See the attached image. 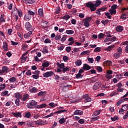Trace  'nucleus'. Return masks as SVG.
Wrapping results in <instances>:
<instances>
[{
	"instance_id": "nucleus-22",
	"label": "nucleus",
	"mask_w": 128,
	"mask_h": 128,
	"mask_svg": "<svg viewBox=\"0 0 128 128\" xmlns=\"http://www.w3.org/2000/svg\"><path fill=\"white\" fill-rule=\"evenodd\" d=\"M100 120V116L91 118H90V120L91 122H95V120Z\"/></svg>"
},
{
	"instance_id": "nucleus-21",
	"label": "nucleus",
	"mask_w": 128,
	"mask_h": 128,
	"mask_svg": "<svg viewBox=\"0 0 128 128\" xmlns=\"http://www.w3.org/2000/svg\"><path fill=\"white\" fill-rule=\"evenodd\" d=\"M90 50H86L83 51L82 52L80 53V56H86L90 54Z\"/></svg>"
},
{
	"instance_id": "nucleus-32",
	"label": "nucleus",
	"mask_w": 128,
	"mask_h": 128,
	"mask_svg": "<svg viewBox=\"0 0 128 128\" xmlns=\"http://www.w3.org/2000/svg\"><path fill=\"white\" fill-rule=\"evenodd\" d=\"M15 97L16 98L17 100H20L22 98V94H20L19 92L15 94Z\"/></svg>"
},
{
	"instance_id": "nucleus-27",
	"label": "nucleus",
	"mask_w": 128,
	"mask_h": 128,
	"mask_svg": "<svg viewBox=\"0 0 128 128\" xmlns=\"http://www.w3.org/2000/svg\"><path fill=\"white\" fill-rule=\"evenodd\" d=\"M50 66V62H44L42 64V68H48Z\"/></svg>"
},
{
	"instance_id": "nucleus-25",
	"label": "nucleus",
	"mask_w": 128,
	"mask_h": 128,
	"mask_svg": "<svg viewBox=\"0 0 128 128\" xmlns=\"http://www.w3.org/2000/svg\"><path fill=\"white\" fill-rule=\"evenodd\" d=\"M37 90H38L36 89V88L33 87L30 90V92H32V94H36V92Z\"/></svg>"
},
{
	"instance_id": "nucleus-51",
	"label": "nucleus",
	"mask_w": 128,
	"mask_h": 128,
	"mask_svg": "<svg viewBox=\"0 0 128 128\" xmlns=\"http://www.w3.org/2000/svg\"><path fill=\"white\" fill-rule=\"evenodd\" d=\"M70 18V15H66L62 17L63 20H68Z\"/></svg>"
},
{
	"instance_id": "nucleus-18",
	"label": "nucleus",
	"mask_w": 128,
	"mask_h": 128,
	"mask_svg": "<svg viewBox=\"0 0 128 128\" xmlns=\"http://www.w3.org/2000/svg\"><path fill=\"white\" fill-rule=\"evenodd\" d=\"M56 66L60 70H62L64 68V63L60 64V62H57Z\"/></svg>"
},
{
	"instance_id": "nucleus-16",
	"label": "nucleus",
	"mask_w": 128,
	"mask_h": 128,
	"mask_svg": "<svg viewBox=\"0 0 128 128\" xmlns=\"http://www.w3.org/2000/svg\"><path fill=\"white\" fill-rule=\"evenodd\" d=\"M12 114H13V116H15V118H21L22 117V113L18 112H12Z\"/></svg>"
},
{
	"instance_id": "nucleus-48",
	"label": "nucleus",
	"mask_w": 128,
	"mask_h": 128,
	"mask_svg": "<svg viewBox=\"0 0 128 128\" xmlns=\"http://www.w3.org/2000/svg\"><path fill=\"white\" fill-rule=\"evenodd\" d=\"M120 18H122V20H126V13L122 14Z\"/></svg>"
},
{
	"instance_id": "nucleus-39",
	"label": "nucleus",
	"mask_w": 128,
	"mask_h": 128,
	"mask_svg": "<svg viewBox=\"0 0 128 128\" xmlns=\"http://www.w3.org/2000/svg\"><path fill=\"white\" fill-rule=\"evenodd\" d=\"M114 48V45L108 46L106 48V50H108V52H110V50H112V48Z\"/></svg>"
},
{
	"instance_id": "nucleus-49",
	"label": "nucleus",
	"mask_w": 128,
	"mask_h": 128,
	"mask_svg": "<svg viewBox=\"0 0 128 128\" xmlns=\"http://www.w3.org/2000/svg\"><path fill=\"white\" fill-rule=\"evenodd\" d=\"M44 44H50V42H52V40H50L48 38H47L44 40Z\"/></svg>"
},
{
	"instance_id": "nucleus-2",
	"label": "nucleus",
	"mask_w": 128,
	"mask_h": 128,
	"mask_svg": "<svg viewBox=\"0 0 128 128\" xmlns=\"http://www.w3.org/2000/svg\"><path fill=\"white\" fill-rule=\"evenodd\" d=\"M56 76L52 71L47 72L43 74L44 78H50L52 76Z\"/></svg>"
},
{
	"instance_id": "nucleus-63",
	"label": "nucleus",
	"mask_w": 128,
	"mask_h": 128,
	"mask_svg": "<svg viewBox=\"0 0 128 128\" xmlns=\"http://www.w3.org/2000/svg\"><path fill=\"white\" fill-rule=\"evenodd\" d=\"M117 86H118V88L117 90H120V88H122V83L120 82V83H118L117 84Z\"/></svg>"
},
{
	"instance_id": "nucleus-9",
	"label": "nucleus",
	"mask_w": 128,
	"mask_h": 128,
	"mask_svg": "<svg viewBox=\"0 0 128 128\" xmlns=\"http://www.w3.org/2000/svg\"><path fill=\"white\" fill-rule=\"evenodd\" d=\"M106 10V8H100L97 10L96 14L100 16V14H100L101 12H104Z\"/></svg>"
},
{
	"instance_id": "nucleus-17",
	"label": "nucleus",
	"mask_w": 128,
	"mask_h": 128,
	"mask_svg": "<svg viewBox=\"0 0 128 128\" xmlns=\"http://www.w3.org/2000/svg\"><path fill=\"white\" fill-rule=\"evenodd\" d=\"M38 16L41 17L44 16V10L42 8H40L38 10Z\"/></svg>"
},
{
	"instance_id": "nucleus-23",
	"label": "nucleus",
	"mask_w": 128,
	"mask_h": 128,
	"mask_svg": "<svg viewBox=\"0 0 128 128\" xmlns=\"http://www.w3.org/2000/svg\"><path fill=\"white\" fill-rule=\"evenodd\" d=\"M28 96H29L28 94H24L23 98H22V102H26V100L28 98Z\"/></svg>"
},
{
	"instance_id": "nucleus-34",
	"label": "nucleus",
	"mask_w": 128,
	"mask_h": 128,
	"mask_svg": "<svg viewBox=\"0 0 128 128\" xmlns=\"http://www.w3.org/2000/svg\"><path fill=\"white\" fill-rule=\"evenodd\" d=\"M92 102V98L90 97V96H88L86 98V99H84V102L86 103V102Z\"/></svg>"
},
{
	"instance_id": "nucleus-41",
	"label": "nucleus",
	"mask_w": 128,
	"mask_h": 128,
	"mask_svg": "<svg viewBox=\"0 0 128 128\" xmlns=\"http://www.w3.org/2000/svg\"><path fill=\"white\" fill-rule=\"evenodd\" d=\"M66 38H68V36L64 35L62 38L60 40L61 42H66Z\"/></svg>"
},
{
	"instance_id": "nucleus-50",
	"label": "nucleus",
	"mask_w": 128,
	"mask_h": 128,
	"mask_svg": "<svg viewBox=\"0 0 128 128\" xmlns=\"http://www.w3.org/2000/svg\"><path fill=\"white\" fill-rule=\"evenodd\" d=\"M96 76H94L91 78L90 82H92H92H96Z\"/></svg>"
},
{
	"instance_id": "nucleus-5",
	"label": "nucleus",
	"mask_w": 128,
	"mask_h": 128,
	"mask_svg": "<svg viewBox=\"0 0 128 128\" xmlns=\"http://www.w3.org/2000/svg\"><path fill=\"white\" fill-rule=\"evenodd\" d=\"M100 86H102V84H100V82H96L93 86L92 88H93L94 90H98V88H100Z\"/></svg>"
},
{
	"instance_id": "nucleus-61",
	"label": "nucleus",
	"mask_w": 128,
	"mask_h": 128,
	"mask_svg": "<svg viewBox=\"0 0 128 128\" xmlns=\"http://www.w3.org/2000/svg\"><path fill=\"white\" fill-rule=\"evenodd\" d=\"M61 38L62 37L60 36V35H56L55 36V40H60Z\"/></svg>"
},
{
	"instance_id": "nucleus-11",
	"label": "nucleus",
	"mask_w": 128,
	"mask_h": 128,
	"mask_svg": "<svg viewBox=\"0 0 128 128\" xmlns=\"http://www.w3.org/2000/svg\"><path fill=\"white\" fill-rule=\"evenodd\" d=\"M82 68L84 70H90V68H92V67H90V66L88 64H84Z\"/></svg>"
},
{
	"instance_id": "nucleus-46",
	"label": "nucleus",
	"mask_w": 128,
	"mask_h": 128,
	"mask_svg": "<svg viewBox=\"0 0 128 128\" xmlns=\"http://www.w3.org/2000/svg\"><path fill=\"white\" fill-rule=\"evenodd\" d=\"M102 50V48L100 47H97L94 50V52H100Z\"/></svg>"
},
{
	"instance_id": "nucleus-56",
	"label": "nucleus",
	"mask_w": 128,
	"mask_h": 128,
	"mask_svg": "<svg viewBox=\"0 0 128 128\" xmlns=\"http://www.w3.org/2000/svg\"><path fill=\"white\" fill-rule=\"evenodd\" d=\"M28 44H24L22 45V50H28Z\"/></svg>"
},
{
	"instance_id": "nucleus-53",
	"label": "nucleus",
	"mask_w": 128,
	"mask_h": 128,
	"mask_svg": "<svg viewBox=\"0 0 128 128\" xmlns=\"http://www.w3.org/2000/svg\"><path fill=\"white\" fill-rule=\"evenodd\" d=\"M111 120L112 122H116V120H118V116H114V118H111Z\"/></svg>"
},
{
	"instance_id": "nucleus-62",
	"label": "nucleus",
	"mask_w": 128,
	"mask_h": 128,
	"mask_svg": "<svg viewBox=\"0 0 128 128\" xmlns=\"http://www.w3.org/2000/svg\"><path fill=\"white\" fill-rule=\"evenodd\" d=\"M83 75H82V74L78 73L76 75V78H82Z\"/></svg>"
},
{
	"instance_id": "nucleus-45",
	"label": "nucleus",
	"mask_w": 128,
	"mask_h": 128,
	"mask_svg": "<svg viewBox=\"0 0 128 128\" xmlns=\"http://www.w3.org/2000/svg\"><path fill=\"white\" fill-rule=\"evenodd\" d=\"M69 70H70V67L63 68V69H62L63 72H68Z\"/></svg>"
},
{
	"instance_id": "nucleus-43",
	"label": "nucleus",
	"mask_w": 128,
	"mask_h": 128,
	"mask_svg": "<svg viewBox=\"0 0 128 128\" xmlns=\"http://www.w3.org/2000/svg\"><path fill=\"white\" fill-rule=\"evenodd\" d=\"M76 64L77 66H82V60H78L76 62Z\"/></svg>"
},
{
	"instance_id": "nucleus-44",
	"label": "nucleus",
	"mask_w": 128,
	"mask_h": 128,
	"mask_svg": "<svg viewBox=\"0 0 128 128\" xmlns=\"http://www.w3.org/2000/svg\"><path fill=\"white\" fill-rule=\"evenodd\" d=\"M84 26H86V28H88L90 26V22L88 20H85L84 22Z\"/></svg>"
},
{
	"instance_id": "nucleus-20",
	"label": "nucleus",
	"mask_w": 128,
	"mask_h": 128,
	"mask_svg": "<svg viewBox=\"0 0 128 128\" xmlns=\"http://www.w3.org/2000/svg\"><path fill=\"white\" fill-rule=\"evenodd\" d=\"M101 112H102V110H98L96 111L92 114V116H98V114H100Z\"/></svg>"
},
{
	"instance_id": "nucleus-10",
	"label": "nucleus",
	"mask_w": 128,
	"mask_h": 128,
	"mask_svg": "<svg viewBox=\"0 0 128 128\" xmlns=\"http://www.w3.org/2000/svg\"><path fill=\"white\" fill-rule=\"evenodd\" d=\"M48 106L46 104H41L40 105L36 106L35 108H46Z\"/></svg>"
},
{
	"instance_id": "nucleus-28",
	"label": "nucleus",
	"mask_w": 128,
	"mask_h": 128,
	"mask_svg": "<svg viewBox=\"0 0 128 128\" xmlns=\"http://www.w3.org/2000/svg\"><path fill=\"white\" fill-rule=\"evenodd\" d=\"M32 32H29L27 34H24V38H28L30 36V34H32Z\"/></svg>"
},
{
	"instance_id": "nucleus-29",
	"label": "nucleus",
	"mask_w": 128,
	"mask_h": 128,
	"mask_svg": "<svg viewBox=\"0 0 128 128\" xmlns=\"http://www.w3.org/2000/svg\"><path fill=\"white\" fill-rule=\"evenodd\" d=\"M66 118H62L59 120V124H62L66 122Z\"/></svg>"
},
{
	"instance_id": "nucleus-12",
	"label": "nucleus",
	"mask_w": 128,
	"mask_h": 128,
	"mask_svg": "<svg viewBox=\"0 0 128 128\" xmlns=\"http://www.w3.org/2000/svg\"><path fill=\"white\" fill-rule=\"evenodd\" d=\"M74 114L75 115H79V116H82L84 114V112L82 111V110H76L74 112Z\"/></svg>"
},
{
	"instance_id": "nucleus-33",
	"label": "nucleus",
	"mask_w": 128,
	"mask_h": 128,
	"mask_svg": "<svg viewBox=\"0 0 128 128\" xmlns=\"http://www.w3.org/2000/svg\"><path fill=\"white\" fill-rule=\"evenodd\" d=\"M95 68L96 70H97L98 72H102V66H96Z\"/></svg>"
},
{
	"instance_id": "nucleus-64",
	"label": "nucleus",
	"mask_w": 128,
	"mask_h": 128,
	"mask_svg": "<svg viewBox=\"0 0 128 128\" xmlns=\"http://www.w3.org/2000/svg\"><path fill=\"white\" fill-rule=\"evenodd\" d=\"M15 104L16 105H17L18 106H20V99H16L15 100Z\"/></svg>"
},
{
	"instance_id": "nucleus-38",
	"label": "nucleus",
	"mask_w": 128,
	"mask_h": 128,
	"mask_svg": "<svg viewBox=\"0 0 128 128\" xmlns=\"http://www.w3.org/2000/svg\"><path fill=\"white\" fill-rule=\"evenodd\" d=\"M9 82H14L16 80V78L14 77H12L8 79Z\"/></svg>"
},
{
	"instance_id": "nucleus-24",
	"label": "nucleus",
	"mask_w": 128,
	"mask_h": 128,
	"mask_svg": "<svg viewBox=\"0 0 128 128\" xmlns=\"http://www.w3.org/2000/svg\"><path fill=\"white\" fill-rule=\"evenodd\" d=\"M46 94V92L41 91V92H39L38 93V96H44Z\"/></svg>"
},
{
	"instance_id": "nucleus-26",
	"label": "nucleus",
	"mask_w": 128,
	"mask_h": 128,
	"mask_svg": "<svg viewBox=\"0 0 128 128\" xmlns=\"http://www.w3.org/2000/svg\"><path fill=\"white\" fill-rule=\"evenodd\" d=\"M23 2L25 4H34V0H23Z\"/></svg>"
},
{
	"instance_id": "nucleus-3",
	"label": "nucleus",
	"mask_w": 128,
	"mask_h": 128,
	"mask_svg": "<svg viewBox=\"0 0 128 128\" xmlns=\"http://www.w3.org/2000/svg\"><path fill=\"white\" fill-rule=\"evenodd\" d=\"M36 104H38V102L35 100H32L31 102L28 103L27 105V108H33L34 106H36Z\"/></svg>"
},
{
	"instance_id": "nucleus-57",
	"label": "nucleus",
	"mask_w": 128,
	"mask_h": 128,
	"mask_svg": "<svg viewBox=\"0 0 128 128\" xmlns=\"http://www.w3.org/2000/svg\"><path fill=\"white\" fill-rule=\"evenodd\" d=\"M63 60L64 62H66L68 60V56H63Z\"/></svg>"
},
{
	"instance_id": "nucleus-59",
	"label": "nucleus",
	"mask_w": 128,
	"mask_h": 128,
	"mask_svg": "<svg viewBox=\"0 0 128 128\" xmlns=\"http://www.w3.org/2000/svg\"><path fill=\"white\" fill-rule=\"evenodd\" d=\"M78 122L80 124H84V119H80L78 121Z\"/></svg>"
},
{
	"instance_id": "nucleus-35",
	"label": "nucleus",
	"mask_w": 128,
	"mask_h": 128,
	"mask_svg": "<svg viewBox=\"0 0 128 128\" xmlns=\"http://www.w3.org/2000/svg\"><path fill=\"white\" fill-rule=\"evenodd\" d=\"M6 84H2L0 85V92L4 90L6 88Z\"/></svg>"
},
{
	"instance_id": "nucleus-30",
	"label": "nucleus",
	"mask_w": 128,
	"mask_h": 128,
	"mask_svg": "<svg viewBox=\"0 0 128 128\" xmlns=\"http://www.w3.org/2000/svg\"><path fill=\"white\" fill-rule=\"evenodd\" d=\"M32 116V114H30V112H28L26 113L24 118H30V117Z\"/></svg>"
},
{
	"instance_id": "nucleus-40",
	"label": "nucleus",
	"mask_w": 128,
	"mask_h": 128,
	"mask_svg": "<svg viewBox=\"0 0 128 128\" xmlns=\"http://www.w3.org/2000/svg\"><path fill=\"white\" fill-rule=\"evenodd\" d=\"M109 22H110V20H102L101 22L102 24H104V26H106V24H108Z\"/></svg>"
},
{
	"instance_id": "nucleus-31",
	"label": "nucleus",
	"mask_w": 128,
	"mask_h": 128,
	"mask_svg": "<svg viewBox=\"0 0 128 128\" xmlns=\"http://www.w3.org/2000/svg\"><path fill=\"white\" fill-rule=\"evenodd\" d=\"M68 112V110H60L54 112V114H62V112Z\"/></svg>"
},
{
	"instance_id": "nucleus-42",
	"label": "nucleus",
	"mask_w": 128,
	"mask_h": 128,
	"mask_svg": "<svg viewBox=\"0 0 128 128\" xmlns=\"http://www.w3.org/2000/svg\"><path fill=\"white\" fill-rule=\"evenodd\" d=\"M124 106H126V108H128V104L122 105V108L120 110H128V108H125V110L124 109Z\"/></svg>"
},
{
	"instance_id": "nucleus-47",
	"label": "nucleus",
	"mask_w": 128,
	"mask_h": 128,
	"mask_svg": "<svg viewBox=\"0 0 128 128\" xmlns=\"http://www.w3.org/2000/svg\"><path fill=\"white\" fill-rule=\"evenodd\" d=\"M117 52H118V54L120 55L122 54V48L120 47L118 48Z\"/></svg>"
},
{
	"instance_id": "nucleus-60",
	"label": "nucleus",
	"mask_w": 128,
	"mask_h": 128,
	"mask_svg": "<svg viewBox=\"0 0 128 128\" xmlns=\"http://www.w3.org/2000/svg\"><path fill=\"white\" fill-rule=\"evenodd\" d=\"M18 12L19 16L22 18V12L20 10H18Z\"/></svg>"
},
{
	"instance_id": "nucleus-52",
	"label": "nucleus",
	"mask_w": 128,
	"mask_h": 128,
	"mask_svg": "<svg viewBox=\"0 0 128 128\" xmlns=\"http://www.w3.org/2000/svg\"><path fill=\"white\" fill-rule=\"evenodd\" d=\"M42 52L44 54H48V48H45L44 49H43L42 50Z\"/></svg>"
},
{
	"instance_id": "nucleus-36",
	"label": "nucleus",
	"mask_w": 128,
	"mask_h": 128,
	"mask_svg": "<svg viewBox=\"0 0 128 128\" xmlns=\"http://www.w3.org/2000/svg\"><path fill=\"white\" fill-rule=\"evenodd\" d=\"M109 12L112 16L116 14V10H113L112 9L109 10Z\"/></svg>"
},
{
	"instance_id": "nucleus-55",
	"label": "nucleus",
	"mask_w": 128,
	"mask_h": 128,
	"mask_svg": "<svg viewBox=\"0 0 128 128\" xmlns=\"http://www.w3.org/2000/svg\"><path fill=\"white\" fill-rule=\"evenodd\" d=\"M113 56L114 58H120V54L118 53H114L113 55Z\"/></svg>"
},
{
	"instance_id": "nucleus-1",
	"label": "nucleus",
	"mask_w": 128,
	"mask_h": 128,
	"mask_svg": "<svg viewBox=\"0 0 128 128\" xmlns=\"http://www.w3.org/2000/svg\"><path fill=\"white\" fill-rule=\"evenodd\" d=\"M102 1L100 0H96L95 4L92 3V2H89L86 4V6L90 10V12H94L96 10V8L102 4Z\"/></svg>"
},
{
	"instance_id": "nucleus-19",
	"label": "nucleus",
	"mask_w": 128,
	"mask_h": 128,
	"mask_svg": "<svg viewBox=\"0 0 128 128\" xmlns=\"http://www.w3.org/2000/svg\"><path fill=\"white\" fill-rule=\"evenodd\" d=\"M27 14H28L30 16H34L36 14V11L32 12L30 10H29L28 11Z\"/></svg>"
},
{
	"instance_id": "nucleus-58",
	"label": "nucleus",
	"mask_w": 128,
	"mask_h": 128,
	"mask_svg": "<svg viewBox=\"0 0 128 128\" xmlns=\"http://www.w3.org/2000/svg\"><path fill=\"white\" fill-rule=\"evenodd\" d=\"M28 58V56H26L24 57V56H22L21 57V60H24V62H26V59Z\"/></svg>"
},
{
	"instance_id": "nucleus-54",
	"label": "nucleus",
	"mask_w": 128,
	"mask_h": 128,
	"mask_svg": "<svg viewBox=\"0 0 128 128\" xmlns=\"http://www.w3.org/2000/svg\"><path fill=\"white\" fill-rule=\"evenodd\" d=\"M122 102H124L122 101V99L119 100L116 103L117 106H120V104H122Z\"/></svg>"
},
{
	"instance_id": "nucleus-7",
	"label": "nucleus",
	"mask_w": 128,
	"mask_h": 128,
	"mask_svg": "<svg viewBox=\"0 0 128 128\" xmlns=\"http://www.w3.org/2000/svg\"><path fill=\"white\" fill-rule=\"evenodd\" d=\"M25 28H26V30H32V24L28 22H26Z\"/></svg>"
},
{
	"instance_id": "nucleus-13",
	"label": "nucleus",
	"mask_w": 128,
	"mask_h": 128,
	"mask_svg": "<svg viewBox=\"0 0 128 128\" xmlns=\"http://www.w3.org/2000/svg\"><path fill=\"white\" fill-rule=\"evenodd\" d=\"M32 16H30L28 13L24 15V20H30Z\"/></svg>"
},
{
	"instance_id": "nucleus-37",
	"label": "nucleus",
	"mask_w": 128,
	"mask_h": 128,
	"mask_svg": "<svg viewBox=\"0 0 128 128\" xmlns=\"http://www.w3.org/2000/svg\"><path fill=\"white\" fill-rule=\"evenodd\" d=\"M66 34H74V31L72 30H66Z\"/></svg>"
},
{
	"instance_id": "nucleus-15",
	"label": "nucleus",
	"mask_w": 128,
	"mask_h": 128,
	"mask_svg": "<svg viewBox=\"0 0 128 128\" xmlns=\"http://www.w3.org/2000/svg\"><path fill=\"white\" fill-rule=\"evenodd\" d=\"M104 65L108 66H112V62L110 60H106L104 62Z\"/></svg>"
},
{
	"instance_id": "nucleus-6",
	"label": "nucleus",
	"mask_w": 128,
	"mask_h": 128,
	"mask_svg": "<svg viewBox=\"0 0 128 128\" xmlns=\"http://www.w3.org/2000/svg\"><path fill=\"white\" fill-rule=\"evenodd\" d=\"M8 70V68L6 66H3L2 70H0V74H7Z\"/></svg>"
},
{
	"instance_id": "nucleus-14",
	"label": "nucleus",
	"mask_w": 128,
	"mask_h": 128,
	"mask_svg": "<svg viewBox=\"0 0 128 128\" xmlns=\"http://www.w3.org/2000/svg\"><path fill=\"white\" fill-rule=\"evenodd\" d=\"M8 43H6V42H3L2 48H4V52L8 50Z\"/></svg>"
},
{
	"instance_id": "nucleus-4",
	"label": "nucleus",
	"mask_w": 128,
	"mask_h": 128,
	"mask_svg": "<svg viewBox=\"0 0 128 128\" xmlns=\"http://www.w3.org/2000/svg\"><path fill=\"white\" fill-rule=\"evenodd\" d=\"M35 124H38V126H44V124H48V122L46 120H37L35 121Z\"/></svg>"
},
{
	"instance_id": "nucleus-8",
	"label": "nucleus",
	"mask_w": 128,
	"mask_h": 128,
	"mask_svg": "<svg viewBox=\"0 0 128 128\" xmlns=\"http://www.w3.org/2000/svg\"><path fill=\"white\" fill-rule=\"evenodd\" d=\"M124 26L119 25L116 28V30L117 32H124Z\"/></svg>"
}]
</instances>
